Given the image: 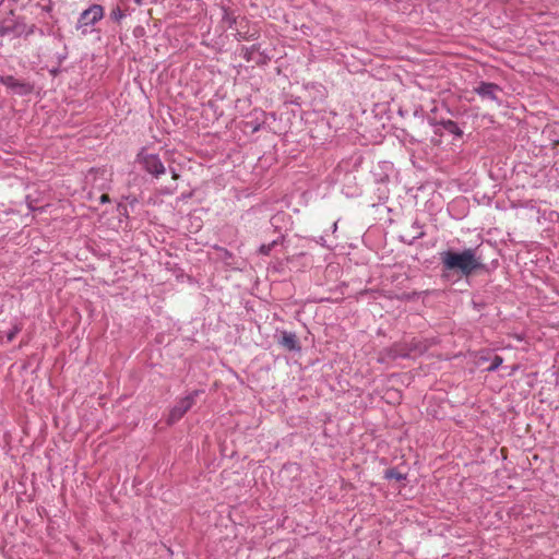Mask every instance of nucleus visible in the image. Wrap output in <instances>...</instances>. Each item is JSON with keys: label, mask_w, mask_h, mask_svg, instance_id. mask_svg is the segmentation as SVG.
I'll return each mask as SVG.
<instances>
[{"label": "nucleus", "mask_w": 559, "mask_h": 559, "mask_svg": "<svg viewBox=\"0 0 559 559\" xmlns=\"http://www.w3.org/2000/svg\"><path fill=\"white\" fill-rule=\"evenodd\" d=\"M19 332L20 328L14 326V329L8 334V340L12 341Z\"/></svg>", "instance_id": "f8f14e48"}, {"label": "nucleus", "mask_w": 559, "mask_h": 559, "mask_svg": "<svg viewBox=\"0 0 559 559\" xmlns=\"http://www.w3.org/2000/svg\"><path fill=\"white\" fill-rule=\"evenodd\" d=\"M134 2L138 4V5H141L143 3V0H134Z\"/></svg>", "instance_id": "2eb2a0df"}, {"label": "nucleus", "mask_w": 559, "mask_h": 559, "mask_svg": "<svg viewBox=\"0 0 559 559\" xmlns=\"http://www.w3.org/2000/svg\"><path fill=\"white\" fill-rule=\"evenodd\" d=\"M103 16H104L103 7L98 5V4H94L82 12V14L78 21V24H76V29H82V33L84 34L85 33V29H83L84 27L95 24L100 19H103Z\"/></svg>", "instance_id": "20e7f679"}, {"label": "nucleus", "mask_w": 559, "mask_h": 559, "mask_svg": "<svg viewBox=\"0 0 559 559\" xmlns=\"http://www.w3.org/2000/svg\"><path fill=\"white\" fill-rule=\"evenodd\" d=\"M108 200H109L108 194H103V195L100 197V201H102V202H107Z\"/></svg>", "instance_id": "4468645a"}, {"label": "nucleus", "mask_w": 559, "mask_h": 559, "mask_svg": "<svg viewBox=\"0 0 559 559\" xmlns=\"http://www.w3.org/2000/svg\"><path fill=\"white\" fill-rule=\"evenodd\" d=\"M199 391H194L186 397L181 399L169 412L167 424L173 425L194 405Z\"/></svg>", "instance_id": "f03ea898"}, {"label": "nucleus", "mask_w": 559, "mask_h": 559, "mask_svg": "<svg viewBox=\"0 0 559 559\" xmlns=\"http://www.w3.org/2000/svg\"><path fill=\"white\" fill-rule=\"evenodd\" d=\"M502 361H503L502 357L495 356V358L492 359L491 365L488 367V371L497 370L501 366Z\"/></svg>", "instance_id": "6e6552de"}, {"label": "nucleus", "mask_w": 559, "mask_h": 559, "mask_svg": "<svg viewBox=\"0 0 559 559\" xmlns=\"http://www.w3.org/2000/svg\"><path fill=\"white\" fill-rule=\"evenodd\" d=\"M385 477L389 479H396V480H401L404 478L403 475L401 473L396 472L395 469H389L385 473Z\"/></svg>", "instance_id": "1a4fd4ad"}, {"label": "nucleus", "mask_w": 559, "mask_h": 559, "mask_svg": "<svg viewBox=\"0 0 559 559\" xmlns=\"http://www.w3.org/2000/svg\"><path fill=\"white\" fill-rule=\"evenodd\" d=\"M171 178L174 180H178L179 179V174H177L175 170H171Z\"/></svg>", "instance_id": "ddd939ff"}, {"label": "nucleus", "mask_w": 559, "mask_h": 559, "mask_svg": "<svg viewBox=\"0 0 559 559\" xmlns=\"http://www.w3.org/2000/svg\"><path fill=\"white\" fill-rule=\"evenodd\" d=\"M138 160L147 173L155 177H159L166 173L164 164L156 154H147L144 151H142L138 155Z\"/></svg>", "instance_id": "7ed1b4c3"}, {"label": "nucleus", "mask_w": 559, "mask_h": 559, "mask_svg": "<svg viewBox=\"0 0 559 559\" xmlns=\"http://www.w3.org/2000/svg\"><path fill=\"white\" fill-rule=\"evenodd\" d=\"M276 242L273 241L272 243H269V245H262L259 249L260 253L262 254H269L272 250V248L274 247Z\"/></svg>", "instance_id": "9b49d317"}, {"label": "nucleus", "mask_w": 559, "mask_h": 559, "mask_svg": "<svg viewBox=\"0 0 559 559\" xmlns=\"http://www.w3.org/2000/svg\"><path fill=\"white\" fill-rule=\"evenodd\" d=\"M0 83L9 88L17 91L20 94H26L31 92V87L28 84L17 81L12 75H0Z\"/></svg>", "instance_id": "39448f33"}, {"label": "nucleus", "mask_w": 559, "mask_h": 559, "mask_svg": "<svg viewBox=\"0 0 559 559\" xmlns=\"http://www.w3.org/2000/svg\"><path fill=\"white\" fill-rule=\"evenodd\" d=\"M280 344L288 350H295L299 348L296 335L289 332L282 333Z\"/></svg>", "instance_id": "0eeeda50"}, {"label": "nucleus", "mask_w": 559, "mask_h": 559, "mask_svg": "<svg viewBox=\"0 0 559 559\" xmlns=\"http://www.w3.org/2000/svg\"><path fill=\"white\" fill-rule=\"evenodd\" d=\"M124 16L123 12L120 10V8H116L111 11V17L115 21H120Z\"/></svg>", "instance_id": "9d476101"}, {"label": "nucleus", "mask_w": 559, "mask_h": 559, "mask_svg": "<svg viewBox=\"0 0 559 559\" xmlns=\"http://www.w3.org/2000/svg\"><path fill=\"white\" fill-rule=\"evenodd\" d=\"M445 271H454L463 276H469L481 267V261L476 255V250L468 248L461 252L448 250L440 254Z\"/></svg>", "instance_id": "f257e3e1"}, {"label": "nucleus", "mask_w": 559, "mask_h": 559, "mask_svg": "<svg viewBox=\"0 0 559 559\" xmlns=\"http://www.w3.org/2000/svg\"><path fill=\"white\" fill-rule=\"evenodd\" d=\"M499 91V87L498 85L493 84V83H481L477 88H476V92L484 96V97H489L491 99H496L497 96H496V92Z\"/></svg>", "instance_id": "423d86ee"}]
</instances>
